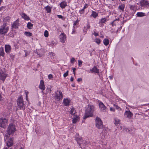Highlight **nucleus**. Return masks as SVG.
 <instances>
[{
    "instance_id": "nucleus-1",
    "label": "nucleus",
    "mask_w": 149,
    "mask_h": 149,
    "mask_svg": "<svg viewBox=\"0 0 149 149\" xmlns=\"http://www.w3.org/2000/svg\"><path fill=\"white\" fill-rule=\"evenodd\" d=\"M94 111V106L88 105V107L86 110L83 119H85L88 117L92 116L93 115V113Z\"/></svg>"
},
{
    "instance_id": "nucleus-2",
    "label": "nucleus",
    "mask_w": 149,
    "mask_h": 149,
    "mask_svg": "<svg viewBox=\"0 0 149 149\" xmlns=\"http://www.w3.org/2000/svg\"><path fill=\"white\" fill-rule=\"evenodd\" d=\"M17 106L20 109L24 110L25 109V105L24 104V101L22 96L19 97L17 100Z\"/></svg>"
},
{
    "instance_id": "nucleus-3",
    "label": "nucleus",
    "mask_w": 149,
    "mask_h": 149,
    "mask_svg": "<svg viewBox=\"0 0 149 149\" xmlns=\"http://www.w3.org/2000/svg\"><path fill=\"white\" fill-rule=\"evenodd\" d=\"M9 30V27L6 23H4L0 27V34L5 35L6 33Z\"/></svg>"
},
{
    "instance_id": "nucleus-4",
    "label": "nucleus",
    "mask_w": 149,
    "mask_h": 149,
    "mask_svg": "<svg viewBox=\"0 0 149 149\" xmlns=\"http://www.w3.org/2000/svg\"><path fill=\"white\" fill-rule=\"evenodd\" d=\"M16 130L15 125L12 124H10L7 128V132L8 135H13Z\"/></svg>"
},
{
    "instance_id": "nucleus-5",
    "label": "nucleus",
    "mask_w": 149,
    "mask_h": 149,
    "mask_svg": "<svg viewBox=\"0 0 149 149\" xmlns=\"http://www.w3.org/2000/svg\"><path fill=\"white\" fill-rule=\"evenodd\" d=\"M96 126L99 129H102L103 125L101 120L99 117H97L96 118Z\"/></svg>"
},
{
    "instance_id": "nucleus-6",
    "label": "nucleus",
    "mask_w": 149,
    "mask_h": 149,
    "mask_svg": "<svg viewBox=\"0 0 149 149\" xmlns=\"http://www.w3.org/2000/svg\"><path fill=\"white\" fill-rule=\"evenodd\" d=\"M8 121L5 118H2L0 119V127L3 128L5 127L8 124Z\"/></svg>"
},
{
    "instance_id": "nucleus-7",
    "label": "nucleus",
    "mask_w": 149,
    "mask_h": 149,
    "mask_svg": "<svg viewBox=\"0 0 149 149\" xmlns=\"http://www.w3.org/2000/svg\"><path fill=\"white\" fill-rule=\"evenodd\" d=\"M7 76L8 74L6 73L5 71H3L1 70H0V79L4 81Z\"/></svg>"
},
{
    "instance_id": "nucleus-8",
    "label": "nucleus",
    "mask_w": 149,
    "mask_h": 149,
    "mask_svg": "<svg viewBox=\"0 0 149 149\" xmlns=\"http://www.w3.org/2000/svg\"><path fill=\"white\" fill-rule=\"evenodd\" d=\"M125 117L131 119L132 117L133 113L130 110H126L124 114Z\"/></svg>"
},
{
    "instance_id": "nucleus-9",
    "label": "nucleus",
    "mask_w": 149,
    "mask_h": 149,
    "mask_svg": "<svg viewBox=\"0 0 149 149\" xmlns=\"http://www.w3.org/2000/svg\"><path fill=\"white\" fill-rule=\"evenodd\" d=\"M63 97L62 92L61 91H58L56 94V98L58 99L59 100H62Z\"/></svg>"
},
{
    "instance_id": "nucleus-10",
    "label": "nucleus",
    "mask_w": 149,
    "mask_h": 149,
    "mask_svg": "<svg viewBox=\"0 0 149 149\" xmlns=\"http://www.w3.org/2000/svg\"><path fill=\"white\" fill-rule=\"evenodd\" d=\"M99 106L101 111L103 112L106 111L107 107L105 106L102 102H100L99 104Z\"/></svg>"
},
{
    "instance_id": "nucleus-11",
    "label": "nucleus",
    "mask_w": 149,
    "mask_h": 149,
    "mask_svg": "<svg viewBox=\"0 0 149 149\" xmlns=\"http://www.w3.org/2000/svg\"><path fill=\"white\" fill-rule=\"evenodd\" d=\"M19 24V20L18 19H17L12 24L11 27L13 28L17 29L18 28Z\"/></svg>"
},
{
    "instance_id": "nucleus-12",
    "label": "nucleus",
    "mask_w": 149,
    "mask_h": 149,
    "mask_svg": "<svg viewBox=\"0 0 149 149\" xmlns=\"http://www.w3.org/2000/svg\"><path fill=\"white\" fill-rule=\"evenodd\" d=\"M5 51L7 54H9L11 52V47L9 45H5Z\"/></svg>"
},
{
    "instance_id": "nucleus-13",
    "label": "nucleus",
    "mask_w": 149,
    "mask_h": 149,
    "mask_svg": "<svg viewBox=\"0 0 149 149\" xmlns=\"http://www.w3.org/2000/svg\"><path fill=\"white\" fill-rule=\"evenodd\" d=\"M39 88L40 89L42 90V92H43V91L45 90V87L44 84V82L43 80H41L40 81Z\"/></svg>"
},
{
    "instance_id": "nucleus-14",
    "label": "nucleus",
    "mask_w": 149,
    "mask_h": 149,
    "mask_svg": "<svg viewBox=\"0 0 149 149\" xmlns=\"http://www.w3.org/2000/svg\"><path fill=\"white\" fill-rule=\"evenodd\" d=\"M60 38L61 42L64 43L66 40V35L64 33H61L60 36Z\"/></svg>"
},
{
    "instance_id": "nucleus-15",
    "label": "nucleus",
    "mask_w": 149,
    "mask_h": 149,
    "mask_svg": "<svg viewBox=\"0 0 149 149\" xmlns=\"http://www.w3.org/2000/svg\"><path fill=\"white\" fill-rule=\"evenodd\" d=\"M90 71L92 73H99V70L96 66H94L90 70Z\"/></svg>"
},
{
    "instance_id": "nucleus-16",
    "label": "nucleus",
    "mask_w": 149,
    "mask_h": 149,
    "mask_svg": "<svg viewBox=\"0 0 149 149\" xmlns=\"http://www.w3.org/2000/svg\"><path fill=\"white\" fill-rule=\"evenodd\" d=\"M13 144V139L10 138L9 140L7 142L6 145L9 147L12 146Z\"/></svg>"
},
{
    "instance_id": "nucleus-17",
    "label": "nucleus",
    "mask_w": 149,
    "mask_h": 149,
    "mask_svg": "<svg viewBox=\"0 0 149 149\" xmlns=\"http://www.w3.org/2000/svg\"><path fill=\"white\" fill-rule=\"evenodd\" d=\"M70 102V100L68 99H64L63 100V104L66 106H69Z\"/></svg>"
},
{
    "instance_id": "nucleus-18",
    "label": "nucleus",
    "mask_w": 149,
    "mask_h": 149,
    "mask_svg": "<svg viewBox=\"0 0 149 149\" xmlns=\"http://www.w3.org/2000/svg\"><path fill=\"white\" fill-rule=\"evenodd\" d=\"M140 4L141 6H148L149 3L148 2L144 0H142L141 1Z\"/></svg>"
},
{
    "instance_id": "nucleus-19",
    "label": "nucleus",
    "mask_w": 149,
    "mask_h": 149,
    "mask_svg": "<svg viewBox=\"0 0 149 149\" xmlns=\"http://www.w3.org/2000/svg\"><path fill=\"white\" fill-rule=\"evenodd\" d=\"M60 7L62 8H65V7L67 6V3L65 1L61 2L60 4Z\"/></svg>"
},
{
    "instance_id": "nucleus-20",
    "label": "nucleus",
    "mask_w": 149,
    "mask_h": 149,
    "mask_svg": "<svg viewBox=\"0 0 149 149\" xmlns=\"http://www.w3.org/2000/svg\"><path fill=\"white\" fill-rule=\"evenodd\" d=\"M107 21V20L106 18H102L101 19L100 21L99 22V24H101L100 25L102 26L103 24L105 23Z\"/></svg>"
},
{
    "instance_id": "nucleus-21",
    "label": "nucleus",
    "mask_w": 149,
    "mask_h": 149,
    "mask_svg": "<svg viewBox=\"0 0 149 149\" xmlns=\"http://www.w3.org/2000/svg\"><path fill=\"white\" fill-rule=\"evenodd\" d=\"M22 17L24 19L29 20V17L25 13H22L21 15Z\"/></svg>"
},
{
    "instance_id": "nucleus-22",
    "label": "nucleus",
    "mask_w": 149,
    "mask_h": 149,
    "mask_svg": "<svg viewBox=\"0 0 149 149\" xmlns=\"http://www.w3.org/2000/svg\"><path fill=\"white\" fill-rule=\"evenodd\" d=\"M5 53L4 51V49L3 47L0 48V56L3 57L4 56Z\"/></svg>"
},
{
    "instance_id": "nucleus-23",
    "label": "nucleus",
    "mask_w": 149,
    "mask_h": 149,
    "mask_svg": "<svg viewBox=\"0 0 149 149\" xmlns=\"http://www.w3.org/2000/svg\"><path fill=\"white\" fill-rule=\"evenodd\" d=\"M125 7V5L124 4H121L119 6L118 8L120 10L122 11L123 12L124 11Z\"/></svg>"
},
{
    "instance_id": "nucleus-24",
    "label": "nucleus",
    "mask_w": 149,
    "mask_h": 149,
    "mask_svg": "<svg viewBox=\"0 0 149 149\" xmlns=\"http://www.w3.org/2000/svg\"><path fill=\"white\" fill-rule=\"evenodd\" d=\"M136 15L138 17H142L145 16V13L142 12H138L136 14Z\"/></svg>"
},
{
    "instance_id": "nucleus-25",
    "label": "nucleus",
    "mask_w": 149,
    "mask_h": 149,
    "mask_svg": "<svg viewBox=\"0 0 149 149\" xmlns=\"http://www.w3.org/2000/svg\"><path fill=\"white\" fill-rule=\"evenodd\" d=\"M103 42L104 45L107 46L109 43V40L107 39H105L103 40Z\"/></svg>"
},
{
    "instance_id": "nucleus-26",
    "label": "nucleus",
    "mask_w": 149,
    "mask_h": 149,
    "mask_svg": "<svg viewBox=\"0 0 149 149\" xmlns=\"http://www.w3.org/2000/svg\"><path fill=\"white\" fill-rule=\"evenodd\" d=\"M33 24L30 22H28L27 25V27L29 29H31L33 27Z\"/></svg>"
},
{
    "instance_id": "nucleus-27",
    "label": "nucleus",
    "mask_w": 149,
    "mask_h": 149,
    "mask_svg": "<svg viewBox=\"0 0 149 149\" xmlns=\"http://www.w3.org/2000/svg\"><path fill=\"white\" fill-rule=\"evenodd\" d=\"M45 8L47 11V13H50L51 11V8L49 6H47L45 7Z\"/></svg>"
},
{
    "instance_id": "nucleus-28",
    "label": "nucleus",
    "mask_w": 149,
    "mask_h": 149,
    "mask_svg": "<svg viewBox=\"0 0 149 149\" xmlns=\"http://www.w3.org/2000/svg\"><path fill=\"white\" fill-rule=\"evenodd\" d=\"M91 16L95 18L98 16V14L95 12L93 11L92 13V14Z\"/></svg>"
},
{
    "instance_id": "nucleus-29",
    "label": "nucleus",
    "mask_w": 149,
    "mask_h": 149,
    "mask_svg": "<svg viewBox=\"0 0 149 149\" xmlns=\"http://www.w3.org/2000/svg\"><path fill=\"white\" fill-rule=\"evenodd\" d=\"M75 111L74 110V109L73 108H72L71 109V110L70 111V113L72 115H74L75 114Z\"/></svg>"
},
{
    "instance_id": "nucleus-30",
    "label": "nucleus",
    "mask_w": 149,
    "mask_h": 149,
    "mask_svg": "<svg viewBox=\"0 0 149 149\" xmlns=\"http://www.w3.org/2000/svg\"><path fill=\"white\" fill-rule=\"evenodd\" d=\"M24 34L27 36H32V33L26 31L24 32Z\"/></svg>"
},
{
    "instance_id": "nucleus-31",
    "label": "nucleus",
    "mask_w": 149,
    "mask_h": 149,
    "mask_svg": "<svg viewBox=\"0 0 149 149\" xmlns=\"http://www.w3.org/2000/svg\"><path fill=\"white\" fill-rule=\"evenodd\" d=\"M78 117L77 116L76 117H74L72 120V122L74 123H76L78 121Z\"/></svg>"
},
{
    "instance_id": "nucleus-32",
    "label": "nucleus",
    "mask_w": 149,
    "mask_h": 149,
    "mask_svg": "<svg viewBox=\"0 0 149 149\" xmlns=\"http://www.w3.org/2000/svg\"><path fill=\"white\" fill-rule=\"evenodd\" d=\"M114 124L117 125L120 123V120L118 119H115L114 120Z\"/></svg>"
},
{
    "instance_id": "nucleus-33",
    "label": "nucleus",
    "mask_w": 149,
    "mask_h": 149,
    "mask_svg": "<svg viewBox=\"0 0 149 149\" xmlns=\"http://www.w3.org/2000/svg\"><path fill=\"white\" fill-rule=\"evenodd\" d=\"M95 42L98 44L99 45L101 41L100 39L97 38L95 39Z\"/></svg>"
},
{
    "instance_id": "nucleus-34",
    "label": "nucleus",
    "mask_w": 149,
    "mask_h": 149,
    "mask_svg": "<svg viewBox=\"0 0 149 149\" xmlns=\"http://www.w3.org/2000/svg\"><path fill=\"white\" fill-rule=\"evenodd\" d=\"M119 18H118L117 19H116L114 20L111 23V24L112 25V26H116V24H115L114 23V22L115 21H116L117 20L118 21L119 20Z\"/></svg>"
},
{
    "instance_id": "nucleus-35",
    "label": "nucleus",
    "mask_w": 149,
    "mask_h": 149,
    "mask_svg": "<svg viewBox=\"0 0 149 149\" xmlns=\"http://www.w3.org/2000/svg\"><path fill=\"white\" fill-rule=\"evenodd\" d=\"M44 36H45L46 37H47L48 36H49L48 32L47 31L45 30V32L44 33Z\"/></svg>"
},
{
    "instance_id": "nucleus-36",
    "label": "nucleus",
    "mask_w": 149,
    "mask_h": 149,
    "mask_svg": "<svg viewBox=\"0 0 149 149\" xmlns=\"http://www.w3.org/2000/svg\"><path fill=\"white\" fill-rule=\"evenodd\" d=\"M10 18L9 17H5L4 19V20L5 21H9V20L10 19Z\"/></svg>"
},
{
    "instance_id": "nucleus-37",
    "label": "nucleus",
    "mask_w": 149,
    "mask_h": 149,
    "mask_svg": "<svg viewBox=\"0 0 149 149\" xmlns=\"http://www.w3.org/2000/svg\"><path fill=\"white\" fill-rule=\"evenodd\" d=\"M68 71H67L66 72H65L64 74H63V77H66L67 76H68Z\"/></svg>"
},
{
    "instance_id": "nucleus-38",
    "label": "nucleus",
    "mask_w": 149,
    "mask_h": 149,
    "mask_svg": "<svg viewBox=\"0 0 149 149\" xmlns=\"http://www.w3.org/2000/svg\"><path fill=\"white\" fill-rule=\"evenodd\" d=\"M78 65L79 66H81L82 63V61L81 60H78Z\"/></svg>"
},
{
    "instance_id": "nucleus-39",
    "label": "nucleus",
    "mask_w": 149,
    "mask_h": 149,
    "mask_svg": "<svg viewBox=\"0 0 149 149\" xmlns=\"http://www.w3.org/2000/svg\"><path fill=\"white\" fill-rule=\"evenodd\" d=\"M81 140H82V139H80L79 140L77 139V142L79 144V146H80V145L81 144V143L80 142V141L81 142Z\"/></svg>"
},
{
    "instance_id": "nucleus-40",
    "label": "nucleus",
    "mask_w": 149,
    "mask_h": 149,
    "mask_svg": "<svg viewBox=\"0 0 149 149\" xmlns=\"http://www.w3.org/2000/svg\"><path fill=\"white\" fill-rule=\"evenodd\" d=\"M75 61V60L74 59V58H72L71 60V63H74V62Z\"/></svg>"
},
{
    "instance_id": "nucleus-41",
    "label": "nucleus",
    "mask_w": 149,
    "mask_h": 149,
    "mask_svg": "<svg viewBox=\"0 0 149 149\" xmlns=\"http://www.w3.org/2000/svg\"><path fill=\"white\" fill-rule=\"evenodd\" d=\"M78 21L77 20H76L74 22V26H73L74 28H75V25H76L78 23Z\"/></svg>"
},
{
    "instance_id": "nucleus-42",
    "label": "nucleus",
    "mask_w": 149,
    "mask_h": 149,
    "mask_svg": "<svg viewBox=\"0 0 149 149\" xmlns=\"http://www.w3.org/2000/svg\"><path fill=\"white\" fill-rule=\"evenodd\" d=\"M72 70L73 72V74L74 76L75 75V71L76 70V69L75 68H72Z\"/></svg>"
},
{
    "instance_id": "nucleus-43",
    "label": "nucleus",
    "mask_w": 149,
    "mask_h": 149,
    "mask_svg": "<svg viewBox=\"0 0 149 149\" xmlns=\"http://www.w3.org/2000/svg\"><path fill=\"white\" fill-rule=\"evenodd\" d=\"M53 77L52 75V74H49L48 76V78L49 79H51Z\"/></svg>"
},
{
    "instance_id": "nucleus-44",
    "label": "nucleus",
    "mask_w": 149,
    "mask_h": 149,
    "mask_svg": "<svg viewBox=\"0 0 149 149\" xmlns=\"http://www.w3.org/2000/svg\"><path fill=\"white\" fill-rule=\"evenodd\" d=\"M24 52L25 53V56H27L29 54V53H28L27 51L26 50H24Z\"/></svg>"
},
{
    "instance_id": "nucleus-45",
    "label": "nucleus",
    "mask_w": 149,
    "mask_h": 149,
    "mask_svg": "<svg viewBox=\"0 0 149 149\" xmlns=\"http://www.w3.org/2000/svg\"><path fill=\"white\" fill-rule=\"evenodd\" d=\"M93 35H95V36H98V33H96L94 31L93 33Z\"/></svg>"
},
{
    "instance_id": "nucleus-46",
    "label": "nucleus",
    "mask_w": 149,
    "mask_h": 149,
    "mask_svg": "<svg viewBox=\"0 0 149 149\" xmlns=\"http://www.w3.org/2000/svg\"><path fill=\"white\" fill-rule=\"evenodd\" d=\"M57 16L59 18L62 19L63 18V17L61 15H57Z\"/></svg>"
},
{
    "instance_id": "nucleus-47",
    "label": "nucleus",
    "mask_w": 149,
    "mask_h": 149,
    "mask_svg": "<svg viewBox=\"0 0 149 149\" xmlns=\"http://www.w3.org/2000/svg\"><path fill=\"white\" fill-rule=\"evenodd\" d=\"M82 81V79L81 78H79L77 79V81L78 82H80Z\"/></svg>"
},
{
    "instance_id": "nucleus-48",
    "label": "nucleus",
    "mask_w": 149,
    "mask_h": 149,
    "mask_svg": "<svg viewBox=\"0 0 149 149\" xmlns=\"http://www.w3.org/2000/svg\"><path fill=\"white\" fill-rule=\"evenodd\" d=\"M110 110L111 111H115V109L112 107L110 108Z\"/></svg>"
},
{
    "instance_id": "nucleus-49",
    "label": "nucleus",
    "mask_w": 149,
    "mask_h": 149,
    "mask_svg": "<svg viewBox=\"0 0 149 149\" xmlns=\"http://www.w3.org/2000/svg\"><path fill=\"white\" fill-rule=\"evenodd\" d=\"M130 8L131 10H134V7L132 6H130Z\"/></svg>"
},
{
    "instance_id": "nucleus-50",
    "label": "nucleus",
    "mask_w": 149,
    "mask_h": 149,
    "mask_svg": "<svg viewBox=\"0 0 149 149\" xmlns=\"http://www.w3.org/2000/svg\"><path fill=\"white\" fill-rule=\"evenodd\" d=\"M70 80V81H73V80H74V78H73V77H71Z\"/></svg>"
},
{
    "instance_id": "nucleus-51",
    "label": "nucleus",
    "mask_w": 149,
    "mask_h": 149,
    "mask_svg": "<svg viewBox=\"0 0 149 149\" xmlns=\"http://www.w3.org/2000/svg\"><path fill=\"white\" fill-rule=\"evenodd\" d=\"M87 7H88V5H87V4H86L85 5V6H84V8L85 9L86 8H87Z\"/></svg>"
},
{
    "instance_id": "nucleus-52",
    "label": "nucleus",
    "mask_w": 149,
    "mask_h": 149,
    "mask_svg": "<svg viewBox=\"0 0 149 149\" xmlns=\"http://www.w3.org/2000/svg\"><path fill=\"white\" fill-rule=\"evenodd\" d=\"M3 8H4V7L3 6L0 7V11L3 10Z\"/></svg>"
},
{
    "instance_id": "nucleus-53",
    "label": "nucleus",
    "mask_w": 149,
    "mask_h": 149,
    "mask_svg": "<svg viewBox=\"0 0 149 149\" xmlns=\"http://www.w3.org/2000/svg\"><path fill=\"white\" fill-rule=\"evenodd\" d=\"M84 8H83V9L79 10V12L80 13H81L82 12H84Z\"/></svg>"
},
{
    "instance_id": "nucleus-54",
    "label": "nucleus",
    "mask_w": 149,
    "mask_h": 149,
    "mask_svg": "<svg viewBox=\"0 0 149 149\" xmlns=\"http://www.w3.org/2000/svg\"><path fill=\"white\" fill-rule=\"evenodd\" d=\"M109 78H110V79H112L113 78V77L112 76H110L109 77Z\"/></svg>"
},
{
    "instance_id": "nucleus-55",
    "label": "nucleus",
    "mask_w": 149,
    "mask_h": 149,
    "mask_svg": "<svg viewBox=\"0 0 149 149\" xmlns=\"http://www.w3.org/2000/svg\"><path fill=\"white\" fill-rule=\"evenodd\" d=\"M75 32V30L74 29H73L72 31V33L73 34Z\"/></svg>"
},
{
    "instance_id": "nucleus-56",
    "label": "nucleus",
    "mask_w": 149,
    "mask_h": 149,
    "mask_svg": "<svg viewBox=\"0 0 149 149\" xmlns=\"http://www.w3.org/2000/svg\"><path fill=\"white\" fill-rule=\"evenodd\" d=\"M1 95H0V101H1Z\"/></svg>"
},
{
    "instance_id": "nucleus-57",
    "label": "nucleus",
    "mask_w": 149,
    "mask_h": 149,
    "mask_svg": "<svg viewBox=\"0 0 149 149\" xmlns=\"http://www.w3.org/2000/svg\"><path fill=\"white\" fill-rule=\"evenodd\" d=\"M26 98H27V93H26Z\"/></svg>"
},
{
    "instance_id": "nucleus-58",
    "label": "nucleus",
    "mask_w": 149,
    "mask_h": 149,
    "mask_svg": "<svg viewBox=\"0 0 149 149\" xmlns=\"http://www.w3.org/2000/svg\"><path fill=\"white\" fill-rule=\"evenodd\" d=\"M90 27V26H89L88 27V29H89V28Z\"/></svg>"
},
{
    "instance_id": "nucleus-59",
    "label": "nucleus",
    "mask_w": 149,
    "mask_h": 149,
    "mask_svg": "<svg viewBox=\"0 0 149 149\" xmlns=\"http://www.w3.org/2000/svg\"><path fill=\"white\" fill-rule=\"evenodd\" d=\"M122 1H125L126 0H121Z\"/></svg>"
},
{
    "instance_id": "nucleus-60",
    "label": "nucleus",
    "mask_w": 149,
    "mask_h": 149,
    "mask_svg": "<svg viewBox=\"0 0 149 149\" xmlns=\"http://www.w3.org/2000/svg\"><path fill=\"white\" fill-rule=\"evenodd\" d=\"M72 86L73 87H74V85H72Z\"/></svg>"
},
{
    "instance_id": "nucleus-61",
    "label": "nucleus",
    "mask_w": 149,
    "mask_h": 149,
    "mask_svg": "<svg viewBox=\"0 0 149 149\" xmlns=\"http://www.w3.org/2000/svg\"><path fill=\"white\" fill-rule=\"evenodd\" d=\"M101 37H102V38H103V36H101Z\"/></svg>"
},
{
    "instance_id": "nucleus-62",
    "label": "nucleus",
    "mask_w": 149,
    "mask_h": 149,
    "mask_svg": "<svg viewBox=\"0 0 149 149\" xmlns=\"http://www.w3.org/2000/svg\"><path fill=\"white\" fill-rule=\"evenodd\" d=\"M51 54H53V53H52V52H51Z\"/></svg>"
},
{
    "instance_id": "nucleus-63",
    "label": "nucleus",
    "mask_w": 149,
    "mask_h": 149,
    "mask_svg": "<svg viewBox=\"0 0 149 149\" xmlns=\"http://www.w3.org/2000/svg\"><path fill=\"white\" fill-rule=\"evenodd\" d=\"M48 91H49V89H48Z\"/></svg>"
}]
</instances>
